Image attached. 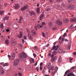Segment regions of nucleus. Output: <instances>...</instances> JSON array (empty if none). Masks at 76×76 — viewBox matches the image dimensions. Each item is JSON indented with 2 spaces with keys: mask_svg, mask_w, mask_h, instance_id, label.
I'll return each instance as SVG.
<instances>
[{
  "mask_svg": "<svg viewBox=\"0 0 76 76\" xmlns=\"http://www.w3.org/2000/svg\"><path fill=\"white\" fill-rule=\"evenodd\" d=\"M3 13H4V12H3V11H1L0 12V14L1 15H2V14H3Z\"/></svg>",
  "mask_w": 76,
  "mask_h": 76,
  "instance_id": "nucleus-31",
  "label": "nucleus"
},
{
  "mask_svg": "<svg viewBox=\"0 0 76 76\" xmlns=\"http://www.w3.org/2000/svg\"><path fill=\"white\" fill-rule=\"evenodd\" d=\"M31 32L34 35H37V33H36V32L35 31V30H32L31 31Z\"/></svg>",
  "mask_w": 76,
  "mask_h": 76,
  "instance_id": "nucleus-15",
  "label": "nucleus"
},
{
  "mask_svg": "<svg viewBox=\"0 0 76 76\" xmlns=\"http://www.w3.org/2000/svg\"><path fill=\"white\" fill-rule=\"evenodd\" d=\"M15 44H16V42H15L14 41L12 40L11 43V46H14Z\"/></svg>",
  "mask_w": 76,
  "mask_h": 76,
  "instance_id": "nucleus-9",
  "label": "nucleus"
},
{
  "mask_svg": "<svg viewBox=\"0 0 76 76\" xmlns=\"http://www.w3.org/2000/svg\"><path fill=\"white\" fill-rule=\"evenodd\" d=\"M9 17L5 16L4 18V20L5 21V20H9Z\"/></svg>",
  "mask_w": 76,
  "mask_h": 76,
  "instance_id": "nucleus-24",
  "label": "nucleus"
},
{
  "mask_svg": "<svg viewBox=\"0 0 76 76\" xmlns=\"http://www.w3.org/2000/svg\"><path fill=\"white\" fill-rule=\"evenodd\" d=\"M1 73L2 75L4 74V71L3 70H2L1 71Z\"/></svg>",
  "mask_w": 76,
  "mask_h": 76,
  "instance_id": "nucleus-32",
  "label": "nucleus"
},
{
  "mask_svg": "<svg viewBox=\"0 0 76 76\" xmlns=\"http://www.w3.org/2000/svg\"><path fill=\"white\" fill-rule=\"evenodd\" d=\"M59 39L60 40H61V36H60V37Z\"/></svg>",
  "mask_w": 76,
  "mask_h": 76,
  "instance_id": "nucleus-61",
  "label": "nucleus"
},
{
  "mask_svg": "<svg viewBox=\"0 0 76 76\" xmlns=\"http://www.w3.org/2000/svg\"><path fill=\"white\" fill-rule=\"evenodd\" d=\"M14 7L15 9H18V8H19V5H18V4H17L15 5Z\"/></svg>",
  "mask_w": 76,
  "mask_h": 76,
  "instance_id": "nucleus-17",
  "label": "nucleus"
},
{
  "mask_svg": "<svg viewBox=\"0 0 76 76\" xmlns=\"http://www.w3.org/2000/svg\"><path fill=\"white\" fill-rule=\"evenodd\" d=\"M37 63H38V62H37L36 63L34 64L35 66L37 65Z\"/></svg>",
  "mask_w": 76,
  "mask_h": 76,
  "instance_id": "nucleus-51",
  "label": "nucleus"
},
{
  "mask_svg": "<svg viewBox=\"0 0 76 76\" xmlns=\"http://www.w3.org/2000/svg\"><path fill=\"white\" fill-rule=\"evenodd\" d=\"M40 69L41 70H42V66H40Z\"/></svg>",
  "mask_w": 76,
  "mask_h": 76,
  "instance_id": "nucleus-40",
  "label": "nucleus"
},
{
  "mask_svg": "<svg viewBox=\"0 0 76 76\" xmlns=\"http://www.w3.org/2000/svg\"><path fill=\"white\" fill-rule=\"evenodd\" d=\"M15 57V53L13 52L12 53V60H14Z\"/></svg>",
  "mask_w": 76,
  "mask_h": 76,
  "instance_id": "nucleus-10",
  "label": "nucleus"
},
{
  "mask_svg": "<svg viewBox=\"0 0 76 76\" xmlns=\"http://www.w3.org/2000/svg\"><path fill=\"white\" fill-rule=\"evenodd\" d=\"M26 31H27L28 33V36L29 39H33V35L31 34V32H30L29 29H27Z\"/></svg>",
  "mask_w": 76,
  "mask_h": 76,
  "instance_id": "nucleus-1",
  "label": "nucleus"
},
{
  "mask_svg": "<svg viewBox=\"0 0 76 76\" xmlns=\"http://www.w3.org/2000/svg\"><path fill=\"white\" fill-rule=\"evenodd\" d=\"M33 55L35 58L36 57V54H35V53H33Z\"/></svg>",
  "mask_w": 76,
  "mask_h": 76,
  "instance_id": "nucleus-45",
  "label": "nucleus"
},
{
  "mask_svg": "<svg viewBox=\"0 0 76 76\" xmlns=\"http://www.w3.org/2000/svg\"><path fill=\"white\" fill-rule=\"evenodd\" d=\"M22 42H23V44H24V42H25V40H24L23 39H22Z\"/></svg>",
  "mask_w": 76,
  "mask_h": 76,
  "instance_id": "nucleus-48",
  "label": "nucleus"
},
{
  "mask_svg": "<svg viewBox=\"0 0 76 76\" xmlns=\"http://www.w3.org/2000/svg\"><path fill=\"white\" fill-rule=\"evenodd\" d=\"M66 33H65L64 35H63V37H66Z\"/></svg>",
  "mask_w": 76,
  "mask_h": 76,
  "instance_id": "nucleus-46",
  "label": "nucleus"
},
{
  "mask_svg": "<svg viewBox=\"0 0 76 76\" xmlns=\"http://www.w3.org/2000/svg\"><path fill=\"white\" fill-rule=\"evenodd\" d=\"M75 74L73 73H69L68 75H67V76H74Z\"/></svg>",
  "mask_w": 76,
  "mask_h": 76,
  "instance_id": "nucleus-14",
  "label": "nucleus"
},
{
  "mask_svg": "<svg viewBox=\"0 0 76 76\" xmlns=\"http://www.w3.org/2000/svg\"><path fill=\"white\" fill-rule=\"evenodd\" d=\"M24 39H26V36H24Z\"/></svg>",
  "mask_w": 76,
  "mask_h": 76,
  "instance_id": "nucleus-47",
  "label": "nucleus"
},
{
  "mask_svg": "<svg viewBox=\"0 0 76 76\" xmlns=\"http://www.w3.org/2000/svg\"><path fill=\"white\" fill-rule=\"evenodd\" d=\"M5 43L6 45H9L10 44V42L7 39H6L5 41Z\"/></svg>",
  "mask_w": 76,
  "mask_h": 76,
  "instance_id": "nucleus-11",
  "label": "nucleus"
},
{
  "mask_svg": "<svg viewBox=\"0 0 76 76\" xmlns=\"http://www.w3.org/2000/svg\"><path fill=\"white\" fill-rule=\"evenodd\" d=\"M19 34H20L19 36H18V38H22V36H23L22 32H20Z\"/></svg>",
  "mask_w": 76,
  "mask_h": 76,
  "instance_id": "nucleus-8",
  "label": "nucleus"
},
{
  "mask_svg": "<svg viewBox=\"0 0 76 76\" xmlns=\"http://www.w3.org/2000/svg\"><path fill=\"white\" fill-rule=\"evenodd\" d=\"M8 57H11L10 55H8Z\"/></svg>",
  "mask_w": 76,
  "mask_h": 76,
  "instance_id": "nucleus-62",
  "label": "nucleus"
},
{
  "mask_svg": "<svg viewBox=\"0 0 76 76\" xmlns=\"http://www.w3.org/2000/svg\"><path fill=\"white\" fill-rule=\"evenodd\" d=\"M56 58H57V57L56 56H55L54 58H52L51 59V62H54V60Z\"/></svg>",
  "mask_w": 76,
  "mask_h": 76,
  "instance_id": "nucleus-20",
  "label": "nucleus"
},
{
  "mask_svg": "<svg viewBox=\"0 0 76 76\" xmlns=\"http://www.w3.org/2000/svg\"><path fill=\"white\" fill-rule=\"evenodd\" d=\"M73 1H74V0H68V3H73Z\"/></svg>",
  "mask_w": 76,
  "mask_h": 76,
  "instance_id": "nucleus-27",
  "label": "nucleus"
},
{
  "mask_svg": "<svg viewBox=\"0 0 76 76\" xmlns=\"http://www.w3.org/2000/svg\"><path fill=\"white\" fill-rule=\"evenodd\" d=\"M54 57V55H52L51 56V57L53 58Z\"/></svg>",
  "mask_w": 76,
  "mask_h": 76,
  "instance_id": "nucleus-54",
  "label": "nucleus"
},
{
  "mask_svg": "<svg viewBox=\"0 0 76 76\" xmlns=\"http://www.w3.org/2000/svg\"><path fill=\"white\" fill-rule=\"evenodd\" d=\"M63 0H57V2H60L61 1H62Z\"/></svg>",
  "mask_w": 76,
  "mask_h": 76,
  "instance_id": "nucleus-42",
  "label": "nucleus"
},
{
  "mask_svg": "<svg viewBox=\"0 0 76 76\" xmlns=\"http://www.w3.org/2000/svg\"><path fill=\"white\" fill-rule=\"evenodd\" d=\"M64 41H66V42H68V40L67 39H65Z\"/></svg>",
  "mask_w": 76,
  "mask_h": 76,
  "instance_id": "nucleus-55",
  "label": "nucleus"
},
{
  "mask_svg": "<svg viewBox=\"0 0 76 76\" xmlns=\"http://www.w3.org/2000/svg\"><path fill=\"white\" fill-rule=\"evenodd\" d=\"M56 23L57 24V25H62V22H61V21H60V20H57L56 22Z\"/></svg>",
  "mask_w": 76,
  "mask_h": 76,
  "instance_id": "nucleus-7",
  "label": "nucleus"
},
{
  "mask_svg": "<svg viewBox=\"0 0 76 76\" xmlns=\"http://www.w3.org/2000/svg\"><path fill=\"white\" fill-rule=\"evenodd\" d=\"M51 66V63H49L47 65V68H50V67Z\"/></svg>",
  "mask_w": 76,
  "mask_h": 76,
  "instance_id": "nucleus-22",
  "label": "nucleus"
},
{
  "mask_svg": "<svg viewBox=\"0 0 76 76\" xmlns=\"http://www.w3.org/2000/svg\"><path fill=\"white\" fill-rule=\"evenodd\" d=\"M42 35H43V37H45V34L44 33H42Z\"/></svg>",
  "mask_w": 76,
  "mask_h": 76,
  "instance_id": "nucleus-38",
  "label": "nucleus"
},
{
  "mask_svg": "<svg viewBox=\"0 0 76 76\" xmlns=\"http://www.w3.org/2000/svg\"><path fill=\"white\" fill-rule=\"evenodd\" d=\"M64 38H62V40H61L62 41H63V42L64 41Z\"/></svg>",
  "mask_w": 76,
  "mask_h": 76,
  "instance_id": "nucleus-58",
  "label": "nucleus"
},
{
  "mask_svg": "<svg viewBox=\"0 0 76 76\" xmlns=\"http://www.w3.org/2000/svg\"><path fill=\"white\" fill-rule=\"evenodd\" d=\"M44 15L43 14H41L40 15V20H42L43 18H44Z\"/></svg>",
  "mask_w": 76,
  "mask_h": 76,
  "instance_id": "nucleus-13",
  "label": "nucleus"
},
{
  "mask_svg": "<svg viewBox=\"0 0 76 76\" xmlns=\"http://www.w3.org/2000/svg\"><path fill=\"white\" fill-rule=\"evenodd\" d=\"M55 68L54 67H51L50 68V70H52V71H51V73H52V75H54L55 74V72H56V70L54 69Z\"/></svg>",
  "mask_w": 76,
  "mask_h": 76,
  "instance_id": "nucleus-4",
  "label": "nucleus"
},
{
  "mask_svg": "<svg viewBox=\"0 0 76 76\" xmlns=\"http://www.w3.org/2000/svg\"><path fill=\"white\" fill-rule=\"evenodd\" d=\"M1 27V28L3 29H4V26H3V23H1L0 26V27Z\"/></svg>",
  "mask_w": 76,
  "mask_h": 76,
  "instance_id": "nucleus-21",
  "label": "nucleus"
},
{
  "mask_svg": "<svg viewBox=\"0 0 76 76\" xmlns=\"http://www.w3.org/2000/svg\"><path fill=\"white\" fill-rule=\"evenodd\" d=\"M40 8H38L37 9V12L38 13L39 12Z\"/></svg>",
  "mask_w": 76,
  "mask_h": 76,
  "instance_id": "nucleus-33",
  "label": "nucleus"
},
{
  "mask_svg": "<svg viewBox=\"0 0 76 76\" xmlns=\"http://www.w3.org/2000/svg\"><path fill=\"white\" fill-rule=\"evenodd\" d=\"M31 60H32V61H33V63H34V59L32 58H31Z\"/></svg>",
  "mask_w": 76,
  "mask_h": 76,
  "instance_id": "nucleus-43",
  "label": "nucleus"
},
{
  "mask_svg": "<svg viewBox=\"0 0 76 76\" xmlns=\"http://www.w3.org/2000/svg\"><path fill=\"white\" fill-rule=\"evenodd\" d=\"M69 8H71V7H73V5H71L70 6H69Z\"/></svg>",
  "mask_w": 76,
  "mask_h": 76,
  "instance_id": "nucleus-36",
  "label": "nucleus"
},
{
  "mask_svg": "<svg viewBox=\"0 0 76 76\" xmlns=\"http://www.w3.org/2000/svg\"><path fill=\"white\" fill-rule=\"evenodd\" d=\"M71 22H76V18H73L71 19Z\"/></svg>",
  "mask_w": 76,
  "mask_h": 76,
  "instance_id": "nucleus-16",
  "label": "nucleus"
},
{
  "mask_svg": "<svg viewBox=\"0 0 76 76\" xmlns=\"http://www.w3.org/2000/svg\"><path fill=\"white\" fill-rule=\"evenodd\" d=\"M51 54L50 53H49L48 55V57H50L51 56Z\"/></svg>",
  "mask_w": 76,
  "mask_h": 76,
  "instance_id": "nucleus-41",
  "label": "nucleus"
},
{
  "mask_svg": "<svg viewBox=\"0 0 76 76\" xmlns=\"http://www.w3.org/2000/svg\"><path fill=\"white\" fill-rule=\"evenodd\" d=\"M8 65H9V64H7V63H6L4 64L3 65V66H8Z\"/></svg>",
  "mask_w": 76,
  "mask_h": 76,
  "instance_id": "nucleus-30",
  "label": "nucleus"
},
{
  "mask_svg": "<svg viewBox=\"0 0 76 76\" xmlns=\"http://www.w3.org/2000/svg\"><path fill=\"white\" fill-rule=\"evenodd\" d=\"M42 62L40 64V65L41 66H42Z\"/></svg>",
  "mask_w": 76,
  "mask_h": 76,
  "instance_id": "nucleus-60",
  "label": "nucleus"
},
{
  "mask_svg": "<svg viewBox=\"0 0 76 76\" xmlns=\"http://www.w3.org/2000/svg\"><path fill=\"white\" fill-rule=\"evenodd\" d=\"M36 69L37 70L38 72H39V67H37Z\"/></svg>",
  "mask_w": 76,
  "mask_h": 76,
  "instance_id": "nucleus-39",
  "label": "nucleus"
},
{
  "mask_svg": "<svg viewBox=\"0 0 76 76\" xmlns=\"http://www.w3.org/2000/svg\"><path fill=\"white\" fill-rule=\"evenodd\" d=\"M6 31L8 32H9V31H10V30H9V29H7L6 30Z\"/></svg>",
  "mask_w": 76,
  "mask_h": 76,
  "instance_id": "nucleus-50",
  "label": "nucleus"
},
{
  "mask_svg": "<svg viewBox=\"0 0 76 76\" xmlns=\"http://www.w3.org/2000/svg\"><path fill=\"white\" fill-rule=\"evenodd\" d=\"M53 54H54V55H56L57 54V52H56V51H55L53 53Z\"/></svg>",
  "mask_w": 76,
  "mask_h": 76,
  "instance_id": "nucleus-35",
  "label": "nucleus"
},
{
  "mask_svg": "<svg viewBox=\"0 0 76 76\" xmlns=\"http://www.w3.org/2000/svg\"><path fill=\"white\" fill-rule=\"evenodd\" d=\"M45 26V22H42L41 24H37V27L39 28H42V26Z\"/></svg>",
  "mask_w": 76,
  "mask_h": 76,
  "instance_id": "nucleus-2",
  "label": "nucleus"
},
{
  "mask_svg": "<svg viewBox=\"0 0 76 76\" xmlns=\"http://www.w3.org/2000/svg\"><path fill=\"white\" fill-rule=\"evenodd\" d=\"M70 72V70H68L67 71H66L65 72L64 76H66V75H67V73H68L69 72Z\"/></svg>",
  "mask_w": 76,
  "mask_h": 76,
  "instance_id": "nucleus-19",
  "label": "nucleus"
},
{
  "mask_svg": "<svg viewBox=\"0 0 76 76\" xmlns=\"http://www.w3.org/2000/svg\"><path fill=\"white\" fill-rule=\"evenodd\" d=\"M53 30H56V29H57V28H53Z\"/></svg>",
  "mask_w": 76,
  "mask_h": 76,
  "instance_id": "nucleus-52",
  "label": "nucleus"
},
{
  "mask_svg": "<svg viewBox=\"0 0 76 76\" xmlns=\"http://www.w3.org/2000/svg\"><path fill=\"white\" fill-rule=\"evenodd\" d=\"M74 55H76V52L74 53H73Z\"/></svg>",
  "mask_w": 76,
  "mask_h": 76,
  "instance_id": "nucleus-63",
  "label": "nucleus"
},
{
  "mask_svg": "<svg viewBox=\"0 0 76 76\" xmlns=\"http://www.w3.org/2000/svg\"><path fill=\"white\" fill-rule=\"evenodd\" d=\"M30 13L31 15H35V12L33 11H30Z\"/></svg>",
  "mask_w": 76,
  "mask_h": 76,
  "instance_id": "nucleus-18",
  "label": "nucleus"
},
{
  "mask_svg": "<svg viewBox=\"0 0 76 76\" xmlns=\"http://www.w3.org/2000/svg\"><path fill=\"white\" fill-rule=\"evenodd\" d=\"M28 6H24L23 7H22L21 8V10H25L26 9L28 8Z\"/></svg>",
  "mask_w": 76,
  "mask_h": 76,
  "instance_id": "nucleus-12",
  "label": "nucleus"
},
{
  "mask_svg": "<svg viewBox=\"0 0 76 76\" xmlns=\"http://www.w3.org/2000/svg\"><path fill=\"white\" fill-rule=\"evenodd\" d=\"M50 46V45L49 44H48L46 45V47H48V46Z\"/></svg>",
  "mask_w": 76,
  "mask_h": 76,
  "instance_id": "nucleus-53",
  "label": "nucleus"
},
{
  "mask_svg": "<svg viewBox=\"0 0 76 76\" xmlns=\"http://www.w3.org/2000/svg\"><path fill=\"white\" fill-rule=\"evenodd\" d=\"M64 22L65 23H67V22H69V20L67 19L64 20Z\"/></svg>",
  "mask_w": 76,
  "mask_h": 76,
  "instance_id": "nucleus-23",
  "label": "nucleus"
},
{
  "mask_svg": "<svg viewBox=\"0 0 76 76\" xmlns=\"http://www.w3.org/2000/svg\"><path fill=\"white\" fill-rule=\"evenodd\" d=\"M19 63V60L18 59H16L15 61L14 64L15 66H18Z\"/></svg>",
  "mask_w": 76,
  "mask_h": 76,
  "instance_id": "nucleus-5",
  "label": "nucleus"
},
{
  "mask_svg": "<svg viewBox=\"0 0 76 76\" xmlns=\"http://www.w3.org/2000/svg\"><path fill=\"white\" fill-rule=\"evenodd\" d=\"M20 47H21V48L22 47V45L21 44L20 45Z\"/></svg>",
  "mask_w": 76,
  "mask_h": 76,
  "instance_id": "nucleus-57",
  "label": "nucleus"
},
{
  "mask_svg": "<svg viewBox=\"0 0 76 76\" xmlns=\"http://www.w3.org/2000/svg\"><path fill=\"white\" fill-rule=\"evenodd\" d=\"M58 48H59V46H54L53 47V48L51 49L52 50H55L57 51L58 49Z\"/></svg>",
  "mask_w": 76,
  "mask_h": 76,
  "instance_id": "nucleus-6",
  "label": "nucleus"
},
{
  "mask_svg": "<svg viewBox=\"0 0 76 76\" xmlns=\"http://www.w3.org/2000/svg\"><path fill=\"white\" fill-rule=\"evenodd\" d=\"M68 48L69 49H70V45H69L68 46Z\"/></svg>",
  "mask_w": 76,
  "mask_h": 76,
  "instance_id": "nucleus-49",
  "label": "nucleus"
},
{
  "mask_svg": "<svg viewBox=\"0 0 76 76\" xmlns=\"http://www.w3.org/2000/svg\"><path fill=\"white\" fill-rule=\"evenodd\" d=\"M34 48L36 50H37V46H35L34 47Z\"/></svg>",
  "mask_w": 76,
  "mask_h": 76,
  "instance_id": "nucleus-56",
  "label": "nucleus"
},
{
  "mask_svg": "<svg viewBox=\"0 0 76 76\" xmlns=\"http://www.w3.org/2000/svg\"><path fill=\"white\" fill-rule=\"evenodd\" d=\"M74 29H75V30H76V26L74 27Z\"/></svg>",
  "mask_w": 76,
  "mask_h": 76,
  "instance_id": "nucleus-64",
  "label": "nucleus"
},
{
  "mask_svg": "<svg viewBox=\"0 0 76 76\" xmlns=\"http://www.w3.org/2000/svg\"><path fill=\"white\" fill-rule=\"evenodd\" d=\"M75 68V66H73L71 68V69H74Z\"/></svg>",
  "mask_w": 76,
  "mask_h": 76,
  "instance_id": "nucleus-59",
  "label": "nucleus"
},
{
  "mask_svg": "<svg viewBox=\"0 0 76 76\" xmlns=\"http://www.w3.org/2000/svg\"><path fill=\"white\" fill-rule=\"evenodd\" d=\"M19 56L21 58H22L24 57V58H26L27 57V55L26 54L24 53V52H23L21 53V54H20L19 55Z\"/></svg>",
  "mask_w": 76,
  "mask_h": 76,
  "instance_id": "nucleus-3",
  "label": "nucleus"
},
{
  "mask_svg": "<svg viewBox=\"0 0 76 76\" xmlns=\"http://www.w3.org/2000/svg\"><path fill=\"white\" fill-rule=\"evenodd\" d=\"M58 61L59 63H60L61 61V57L60 56L59 58Z\"/></svg>",
  "mask_w": 76,
  "mask_h": 76,
  "instance_id": "nucleus-26",
  "label": "nucleus"
},
{
  "mask_svg": "<svg viewBox=\"0 0 76 76\" xmlns=\"http://www.w3.org/2000/svg\"><path fill=\"white\" fill-rule=\"evenodd\" d=\"M22 20V17H20V20L18 21L19 23H21Z\"/></svg>",
  "mask_w": 76,
  "mask_h": 76,
  "instance_id": "nucleus-25",
  "label": "nucleus"
},
{
  "mask_svg": "<svg viewBox=\"0 0 76 76\" xmlns=\"http://www.w3.org/2000/svg\"><path fill=\"white\" fill-rule=\"evenodd\" d=\"M69 29H74V27H69Z\"/></svg>",
  "mask_w": 76,
  "mask_h": 76,
  "instance_id": "nucleus-37",
  "label": "nucleus"
},
{
  "mask_svg": "<svg viewBox=\"0 0 76 76\" xmlns=\"http://www.w3.org/2000/svg\"><path fill=\"white\" fill-rule=\"evenodd\" d=\"M35 29L36 31H37V26H36L35 27Z\"/></svg>",
  "mask_w": 76,
  "mask_h": 76,
  "instance_id": "nucleus-44",
  "label": "nucleus"
},
{
  "mask_svg": "<svg viewBox=\"0 0 76 76\" xmlns=\"http://www.w3.org/2000/svg\"><path fill=\"white\" fill-rule=\"evenodd\" d=\"M49 25L50 26V27H51V26L53 25V23L52 22H50L49 23Z\"/></svg>",
  "mask_w": 76,
  "mask_h": 76,
  "instance_id": "nucleus-29",
  "label": "nucleus"
},
{
  "mask_svg": "<svg viewBox=\"0 0 76 76\" xmlns=\"http://www.w3.org/2000/svg\"><path fill=\"white\" fill-rule=\"evenodd\" d=\"M62 51L63 50H62V49H60L58 50V52H59L60 53H62Z\"/></svg>",
  "mask_w": 76,
  "mask_h": 76,
  "instance_id": "nucleus-28",
  "label": "nucleus"
},
{
  "mask_svg": "<svg viewBox=\"0 0 76 76\" xmlns=\"http://www.w3.org/2000/svg\"><path fill=\"white\" fill-rule=\"evenodd\" d=\"M18 75L19 76H22V73H20V72H19Z\"/></svg>",
  "mask_w": 76,
  "mask_h": 76,
  "instance_id": "nucleus-34",
  "label": "nucleus"
}]
</instances>
